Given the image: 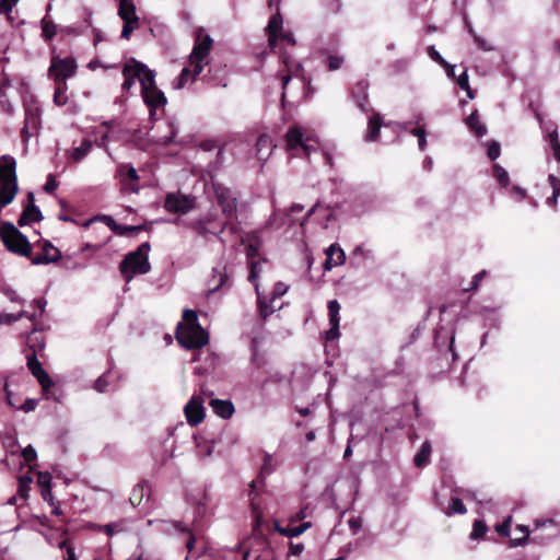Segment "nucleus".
Listing matches in <instances>:
<instances>
[{
	"instance_id": "52",
	"label": "nucleus",
	"mask_w": 560,
	"mask_h": 560,
	"mask_svg": "<svg viewBox=\"0 0 560 560\" xmlns=\"http://www.w3.org/2000/svg\"><path fill=\"white\" fill-rule=\"evenodd\" d=\"M213 443H214L213 441H211V442L205 441L203 443L199 442L197 444L199 456L210 457L213 452Z\"/></svg>"
},
{
	"instance_id": "15",
	"label": "nucleus",
	"mask_w": 560,
	"mask_h": 560,
	"mask_svg": "<svg viewBox=\"0 0 560 560\" xmlns=\"http://www.w3.org/2000/svg\"><path fill=\"white\" fill-rule=\"evenodd\" d=\"M211 282L213 283V287L210 292L232 287L231 271L226 264L223 266H217L212 269Z\"/></svg>"
},
{
	"instance_id": "18",
	"label": "nucleus",
	"mask_w": 560,
	"mask_h": 560,
	"mask_svg": "<svg viewBox=\"0 0 560 560\" xmlns=\"http://www.w3.org/2000/svg\"><path fill=\"white\" fill-rule=\"evenodd\" d=\"M16 162L11 155H3L0 160V182L18 183L16 177Z\"/></svg>"
},
{
	"instance_id": "31",
	"label": "nucleus",
	"mask_w": 560,
	"mask_h": 560,
	"mask_svg": "<svg viewBox=\"0 0 560 560\" xmlns=\"http://www.w3.org/2000/svg\"><path fill=\"white\" fill-rule=\"evenodd\" d=\"M465 121L477 137H483L487 133V127L480 121L478 110H474Z\"/></svg>"
},
{
	"instance_id": "53",
	"label": "nucleus",
	"mask_w": 560,
	"mask_h": 560,
	"mask_svg": "<svg viewBox=\"0 0 560 560\" xmlns=\"http://www.w3.org/2000/svg\"><path fill=\"white\" fill-rule=\"evenodd\" d=\"M139 25V21H127V22H124V26H122V30H121V38L124 39H129L132 32L138 27Z\"/></svg>"
},
{
	"instance_id": "40",
	"label": "nucleus",
	"mask_w": 560,
	"mask_h": 560,
	"mask_svg": "<svg viewBox=\"0 0 560 560\" xmlns=\"http://www.w3.org/2000/svg\"><path fill=\"white\" fill-rule=\"evenodd\" d=\"M255 288H256L257 295H258L259 315L265 320V319H267V317L269 315H271L273 313V307L271 306L272 300L267 301L266 299H262L259 295V293H258V285L257 284H255Z\"/></svg>"
},
{
	"instance_id": "30",
	"label": "nucleus",
	"mask_w": 560,
	"mask_h": 560,
	"mask_svg": "<svg viewBox=\"0 0 560 560\" xmlns=\"http://www.w3.org/2000/svg\"><path fill=\"white\" fill-rule=\"evenodd\" d=\"M256 156L260 161H265L271 153V139L266 135H261L256 142Z\"/></svg>"
},
{
	"instance_id": "47",
	"label": "nucleus",
	"mask_w": 560,
	"mask_h": 560,
	"mask_svg": "<svg viewBox=\"0 0 560 560\" xmlns=\"http://www.w3.org/2000/svg\"><path fill=\"white\" fill-rule=\"evenodd\" d=\"M32 482V478L24 476L19 479V488H18V495L21 499H26L28 497V491L31 489L30 485Z\"/></svg>"
},
{
	"instance_id": "5",
	"label": "nucleus",
	"mask_w": 560,
	"mask_h": 560,
	"mask_svg": "<svg viewBox=\"0 0 560 560\" xmlns=\"http://www.w3.org/2000/svg\"><path fill=\"white\" fill-rule=\"evenodd\" d=\"M213 40L210 35L205 34L202 28H199L196 34L194 48L189 55L190 65L194 67V77L199 75L205 65L208 63L207 58L212 48Z\"/></svg>"
},
{
	"instance_id": "60",
	"label": "nucleus",
	"mask_w": 560,
	"mask_h": 560,
	"mask_svg": "<svg viewBox=\"0 0 560 560\" xmlns=\"http://www.w3.org/2000/svg\"><path fill=\"white\" fill-rule=\"evenodd\" d=\"M487 276V271L486 270H481L479 271L478 273H476L474 277H472V280L470 282V287L468 289H466L467 291H474V290H477L480 282L485 279V277Z\"/></svg>"
},
{
	"instance_id": "34",
	"label": "nucleus",
	"mask_w": 560,
	"mask_h": 560,
	"mask_svg": "<svg viewBox=\"0 0 560 560\" xmlns=\"http://www.w3.org/2000/svg\"><path fill=\"white\" fill-rule=\"evenodd\" d=\"M373 255L370 249L359 245L354 248L350 261L354 266H360L364 260L372 259Z\"/></svg>"
},
{
	"instance_id": "26",
	"label": "nucleus",
	"mask_w": 560,
	"mask_h": 560,
	"mask_svg": "<svg viewBox=\"0 0 560 560\" xmlns=\"http://www.w3.org/2000/svg\"><path fill=\"white\" fill-rule=\"evenodd\" d=\"M210 406H211L213 412L223 419L231 418L235 411L234 405L232 404L231 400H228V399L223 400V399L213 398L210 401Z\"/></svg>"
},
{
	"instance_id": "61",
	"label": "nucleus",
	"mask_w": 560,
	"mask_h": 560,
	"mask_svg": "<svg viewBox=\"0 0 560 560\" xmlns=\"http://www.w3.org/2000/svg\"><path fill=\"white\" fill-rule=\"evenodd\" d=\"M250 272L248 276V280L255 283L259 272H260V262L259 261H249Z\"/></svg>"
},
{
	"instance_id": "41",
	"label": "nucleus",
	"mask_w": 560,
	"mask_h": 560,
	"mask_svg": "<svg viewBox=\"0 0 560 560\" xmlns=\"http://www.w3.org/2000/svg\"><path fill=\"white\" fill-rule=\"evenodd\" d=\"M493 177L499 182L502 187H508L510 184L509 173L500 164L493 165Z\"/></svg>"
},
{
	"instance_id": "4",
	"label": "nucleus",
	"mask_w": 560,
	"mask_h": 560,
	"mask_svg": "<svg viewBox=\"0 0 560 560\" xmlns=\"http://www.w3.org/2000/svg\"><path fill=\"white\" fill-rule=\"evenodd\" d=\"M211 186L214 192L215 201L221 208L224 218L228 221L236 220L238 202L236 191L218 182H212Z\"/></svg>"
},
{
	"instance_id": "55",
	"label": "nucleus",
	"mask_w": 560,
	"mask_h": 560,
	"mask_svg": "<svg viewBox=\"0 0 560 560\" xmlns=\"http://www.w3.org/2000/svg\"><path fill=\"white\" fill-rule=\"evenodd\" d=\"M60 549H66L65 560H77L74 549L68 544L67 539H61L57 542Z\"/></svg>"
},
{
	"instance_id": "44",
	"label": "nucleus",
	"mask_w": 560,
	"mask_h": 560,
	"mask_svg": "<svg viewBox=\"0 0 560 560\" xmlns=\"http://www.w3.org/2000/svg\"><path fill=\"white\" fill-rule=\"evenodd\" d=\"M259 340L258 338L252 339V361L257 368H261L265 364L264 355L258 351Z\"/></svg>"
},
{
	"instance_id": "24",
	"label": "nucleus",
	"mask_w": 560,
	"mask_h": 560,
	"mask_svg": "<svg viewBox=\"0 0 560 560\" xmlns=\"http://www.w3.org/2000/svg\"><path fill=\"white\" fill-rule=\"evenodd\" d=\"M275 468H276V464L273 462L272 456L270 454H265L264 463L260 467L259 475L257 476V478L255 480H253L250 482V493L254 492V490L258 483H264L265 478L267 476H269L270 474H272L275 471Z\"/></svg>"
},
{
	"instance_id": "14",
	"label": "nucleus",
	"mask_w": 560,
	"mask_h": 560,
	"mask_svg": "<svg viewBox=\"0 0 560 560\" xmlns=\"http://www.w3.org/2000/svg\"><path fill=\"white\" fill-rule=\"evenodd\" d=\"M202 402L203 401L200 397L194 396L184 408L187 422L191 427L198 425L205 418V408Z\"/></svg>"
},
{
	"instance_id": "9",
	"label": "nucleus",
	"mask_w": 560,
	"mask_h": 560,
	"mask_svg": "<svg viewBox=\"0 0 560 560\" xmlns=\"http://www.w3.org/2000/svg\"><path fill=\"white\" fill-rule=\"evenodd\" d=\"M163 206L168 212L186 214L195 208L196 198L191 195L170 192L166 195Z\"/></svg>"
},
{
	"instance_id": "23",
	"label": "nucleus",
	"mask_w": 560,
	"mask_h": 560,
	"mask_svg": "<svg viewBox=\"0 0 560 560\" xmlns=\"http://www.w3.org/2000/svg\"><path fill=\"white\" fill-rule=\"evenodd\" d=\"M294 223L295 221L292 219L290 212L279 209L273 211L272 215L266 222V228L280 229L284 225L292 226Z\"/></svg>"
},
{
	"instance_id": "48",
	"label": "nucleus",
	"mask_w": 560,
	"mask_h": 560,
	"mask_svg": "<svg viewBox=\"0 0 560 560\" xmlns=\"http://www.w3.org/2000/svg\"><path fill=\"white\" fill-rule=\"evenodd\" d=\"M118 173L121 177H127L131 180H138L139 176L137 170L130 164H121L118 167Z\"/></svg>"
},
{
	"instance_id": "51",
	"label": "nucleus",
	"mask_w": 560,
	"mask_h": 560,
	"mask_svg": "<svg viewBox=\"0 0 560 560\" xmlns=\"http://www.w3.org/2000/svg\"><path fill=\"white\" fill-rule=\"evenodd\" d=\"M190 74H191V72H190L189 68L185 67L182 70V72L178 75V78L173 83L174 88L177 89V90L183 89L187 84V82H188V80L190 78Z\"/></svg>"
},
{
	"instance_id": "11",
	"label": "nucleus",
	"mask_w": 560,
	"mask_h": 560,
	"mask_svg": "<svg viewBox=\"0 0 560 560\" xmlns=\"http://www.w3.org/2000/svg\"><path fill=\"white\" fill-rule=\"evenodd\" d=\"M77 69L75 60L72 57L58 58L52 57L49 67V74L55 80L66 81L68 78L74 75Z\"/></svg>"
},
{
	"instance_id": "35",
	"label": "nucleus",
	"mask_w": 560,
	"mask_h": 560,
	"mask_svg": "<svg viewBox=\"0 0 560 560\" xmlns=\"http://www.w3.org/2000/svg\"><path fill=\"white\" fill-rule=\"evenodd\" d=\"M187 226L202 237L212 232V228L208 226V221L201 218L189 221Z\"/></svg>"
},
{
	"instance_id": "3",
	"label": "nucleus",
	"mask_w": 560,
	"mask_h": 560,
	"mask_svg": "<svg viewBox=\"0 0 560 560\" xmlns=\"http://www.w3.org/2000/svg\"><path fill=\"white\" fill-rule=\"evenodd\" d=\"M524 535L522 538H515L511 540L512 547L524 545L528 539L533 542L542 544L545 539L555 537L558 533L557 524L553 520H537L535 522L534 536L529 538L528 527L520 525L517 527Z\"/></svg>"
},
{
	"instance_id": "19",
	"label": "nucleus",
	"mask_w": 560,
	"mask_h": 560,
	"mask_svg": "<svg viewBox=\"0 0 560 560\" xmlns=\"http://www.w3.org/2000/svg\"><path fill=\"white\" fill-rule=\"evenodd\" d=\"M454 334L453 331L445 330L444 328L438 329L435 332L434 342L435 346L442 350L445 349L446 352L452 354L453 360L456 359L457 354L454 351Z\"/></svg>"
},
{
	"instance_id": "10",
	"label": "nucleus",
	"mask_w": 560,
	"mask_h": 560,
	"mask_svg": "<svg viewBox=\"0 0 560 560\" xmlns=\"http://www.w3.org/2000/svg\"><path fill=\"white\" fill-rule=\"evenodd\" d=\"M148 70L150 69L144 63L137 61L133 58L130 59L122 69L125 80L121 84V89L126 92L129 91L133 86L136 79H138L142 85V78Z\"/></svg>"
},
{
	"instance_id": "56",
	"label": "nucleus",
	"mask_w": 560,
	"mask_h": 560,
	"mask_svg": "<svg viewBox=\"0 0 560 560\" xmlns=\"http://www.w3.org/2000/svg\"><path fill=\"white\" fill-rule=\"evenodd\" d=\"M92 221L103 222L105 225L109 228L112 232H114L116 226L118 225L114 218L107 214H98Z\"/></svg>"
},
{
	"instance_id": "17",
	"label": "nucleus",
	"mask_w": 560,
	"mask_h": 560,
	"mask_svg": "<svg viewBox=\"0 0 560 560\" xmlns=\"http://www.w3.org/2000/svg\"><path fill=\"white\" fill-rule=\"evenodd\" d=\"M328 315H329V323H330V329L326 331V340H335L339 337V312H340V304L337 300H331L328 302Z\"/></svg>"
},
{
	"instance_id": "42",
	"label": "nucleus",
	"mask_w": 560,
	"mask_h": 560,
	"mask_svg": "<svg viewBox=\"0 0 560 560\" xmlns=\"http://www.w3.org/2000/svg\"><path fill=\"white\" fill-rule=\"evenodd\" d=\"M43 35L47 40H50L57 34V25L47 18L42 19Z\"/></svg>"
},
{
	"instance_id": "21",
	"label": "nucleus",
	"mask_w": 560,
	"mask_h": 560,
	"mask_svg": "<svg viewBox=\"0 0 560 560\" xmlns=\"http://www.w3.org/2000/svg\"><path fill=\"white\" fill-rule=\"evenodd\" d=\"M283 19L279 12L273 14L268 22L266 27L268 32V42L271 49H275L278 42V35L283 32L282 30Z\"/></svg>"
},
{
	"instance_id": "25",
	"label": "nucleus",
	"mask_w": 560,
	"mask_h": 560,
	"mask_svg": "<svg viewBox=\"0 0 560 560\" xmlns=\"http://www.w3.org/2000/svg\"><path fill=\"white\" fill-rule=\"evenodd\" d=\"M42 220L43 214L39 208L35 203H28L18 220V224L20 226H25L32 222H39Z\"/></svg>"
},
{
	"instance_id": "43",
	"label": "nucleus",
	"mask_w": 560,
	"mask_h": 560,
	"mask_svg": "<svg viewBox=\"0 0 560 560\" xmlns=\"http://www.w3.org/2000/svg\"><path fill=\"white\" fill-rule=\"evenodd\" d=\"M143 225H121L118 224L113 233L119 236H130L135 233L142 231Z\"/></svg>"
},
{
	"instance_id": "1",
	"label": "nucleus",
	"mask_w": 560,
	"mask_h": 560,
	"mask_svg": "<svg viewBox=\"0 0 560 560\" xmlns=\"http://www.w3.org/2000/svg\"><path fill=\"white\" fill-rule=\"evenodd\" d=\"M150 243H142L136 250L130 252L121 260L119 270L126 282H130L136 275H145L151 270L149 262Z\"/></svg>"
},
{
	"instance_id": "57",
	"label": "nucleus",
	"mask_w": 560,
	"mask_h": 560,
	"mask_svg": "<svg viewBox=\"0 0 560 560\" xmlns=\"http://www.w3.org/2000/svg\"><path fill=\"white\" fill-rule=\"evenodd\" d=\"M500 144L497 141H492L489 143L487 155L491 161L497 160L500 156Z\"/></svg>"
},
{
	"instance_id": "29",
	"label": "nucleus",
	"mask_w": 560,
	"mask_h": 560,
	"mask_svg": "<svg viewBox=\"0 0 560 560\" xmlns=\"http://www.w3.org/2000/svg\"><path fill=\"white\" fill-rule=\"evenodd\" d=\"M118 15L124 21H139L132 0H119Z\"/></svg>"
},
{
	"instance_id": "59",
	"label": "nucleus",
	"mask_w": 560,
	"mask_h": 560,
	"mask_svg": "<svg viewBox=\"0 0 560 560\" xmlns=\"http://www.w3.org/2000/svg\"><path fill=\"white\" fill-rule=\"evenodd\" d=\"M428 55L432 60L440 63L442 67L447 66V61L441 56V54L435 49L434 46L428 47Z\"/></svg>"
},
{
	"instance_id": "32",
	"label": "nucleus",
	"mask_w": 560,
	"mask_h": 560,
	"mask_svg": "<svg viewBox=\"0 0 560 560\" xmlns=\"http://www.w3.org/2000/svg\"><path fill=\"white\" fill-rule=\"evenodd\" d=\"M432 453V446L430 441H424L419 452L413 457V463L417 467L421 468L428 465L429 458Z\"/></svg>"
},
{
	"instance_id": "49",
	"label": "nucleus",
	"mask_w": 560,
	"mask_h": 560,
	"mask_svg": "<svg viewBox=\"0 0 560 560\" xmlns=\"http://www.w3.org/2000/svg\"><path fill=\"white\" fill-rule=\"evenodd\" d=\"M343 57L339 55H328L326 58V66L329 71H336L343 65Z\"/></svg>"
},
{
	"instance_id": "16",
	"label": "nucleus",
	"mask_w": 560,
	"mask_h": 560,
	"mask_svg": "<svg viewBox=\"0 0 560 560\" xmlns=\"http://www.w3.org/2000/svg\"><path fill=\"white\" fill-rule=\"evenodd\" d=\"M61 259V253L49 241H45L43 244V252L32 257L33 265H47L57 262Z\"/></svg>"
},
{
	"instance_id": "37",
	"label": "nucleus",
	"mask_w": 560,
	"mask_h": 560,
	"mask_svg": "<svg viewBox=\"0 0 560 560\" xmlns=\"http://www.w3.org/2000/svg\"><path fill=\"white\" fill-rule=\"evenodd\" d=\"M248 241L250 243L246 248V255H247L248 259L252 261L258 255L259 247H260V240H259L258 233L257 232L252 233L248 236Z\"/></svg>"
},
{
	"instance_id": "62",
	"label": "nucleus",
	"mask_w": 560,
	"mask_h": 560,
	"mask_svg": "<svg viewBox=\"0 0 560 560\" xmlns=\"http://www.w3.org/2000/svg\"><path fill=\"white\" fill-rule=\"evenodd\" d=\"M22 456L25 462L31 463L37 458V453L32 445H27L25 448H23Z\"/></svg>"
},
{
	"instance_id": "54",
	"label": "nucleus",
	"mask_w": 560,
	"mask_h": 560,
	"mask_svg": "<svg viewBox=\"0 0 560 560\" xmlns=\"http://www.w3.org/2000/svg\"><path fill=\"white\" fill-rule=\"evenodd\" d=\"M168 129H170V135L164 136L160 139V143H162L164 145H168V144L173 143L174 138L176 137V135L178 132V128L175 125V122H173V121L168 122Z\"/></svg>"
},
{
	"instance_id": "6",
	"label": "nucleus",
	"mask_w": 560,
	"mask_h": 560,
	"mask_svg": "<svg viewBox=\"0 0 560 560\" xmlns=\"http://www.w3.org/2000/svg\"><path fill=\"white\" fill-rule=\"evenodd\" d=\"M176 339L180 346L186 349H200L209 341L208 332L199 325L183 326L178 324Z\"/></svg>"
},
{
	"instance_id": "22",
	"label": "nucleus",
	"mask_w": 560,
	"mask_h": 560,
	"mask_svg": "<svg viewBox=\"0 0 560 560\" xmlns=\"http://www.w3.org/2000/svg\"><path fill=\"white\" fill-rule=\"evenodd\" d=\"M326 261H325V268L327 270H330L332 267L340 266L346 260V255L343 249L338 244H331L326 249Z\"/></svg>"
},
{
	"instance_id": "46",
	"label": "nucleus",
	"mask_w": 560,
	"mask_h": 560,
	"mask_svg": "<svg viewBox=\"0 0 560 560\" xmlns=\"http://www.w3.org/2000/svg\"><path fill=\"white\" fill-rule=\"evenodd\" d=\"M488 527L482 520H476L472 524V530L470 533L471 539H478L486 535Z\"/></svg>"
},
{
	"instance_id": "8",
	"label": "nucleus",
	"mask_w": 560,
	"mask_h": 560,
	"mask_svg": "<svg viewBox=\"0 0 560 560\" xmlns=\"http://www.w3.org/2000/svg\"><path fill=\"white\" fill-rule=\"evenodd\" d=\"M308 138L304 136L302 127L299 125L291 126L285 133L287 150L293 154L301 152L308 156L313 150V145L308 144Z\"/></svg>"
},
{
	"instance_id": "38",
	"label": "nucleus",
	"mask_w": 560,
	"mask_h": 560,
	"mask_svg": "<svg viewBox=\"0 0 560 560\" xmlns=\"http://www.w3.org/2000/svg\"><path fill=\"white\" fill-rule=\"evenodd\" d=\"M91 149H92V142L88 139H84L79 147L73 149L71 156L75 162H80L82 159H84L88 155V153L91 151Z\"/></svg>"
},
{
	"instance_id": "39",
	"label": "nucleus",
	"mask_w": 560,
	"mask_h": 560,
	"mask_svg": "<svg viewBox=\"0 0 560 560\" xmlns=\"http://www.w3.org/2000/svg\"><path fill=\"white\" fill-rule=\"evenodd\" d=\"M467 512V509L465 504L463 503L462 499L457 497H453L451 499V503L448 508L444 511V513L448 516L453 514H465Z\"/></svg>"
},
{
	"instance_id": "20",
	"label": "nucleus",
	"mask_w": 560,
	"mask_h": 560,
	"mask_svg": "<svg viewBox=\"0 0 560 560\" xmlns=\"http://www.w3.org/2000/svg\"><path fill=\"white\" fill-rule=\"evenodd\" d=\"M369 84L365 81L358 82L351 92L352 98L362 112H369Z\"/></svg>"
},
{
	"instance_id": "28",
	"label": "nucleus",
	"mask_w": 560,
	"mask_h": 560,
	"mask_svg": "<svg viewBox=\"0 0 560 560\" xmlns=\"http://www.w3.org/2000/svg\"><path fill=\"white\" fill-rule=\"evenodd\" d=\"M310 522H304L298 526H280L278 521H275V530L285 537H298L311 527Z\"/></svg>"
},
{
	"instance_id": "2",
	"label": "nucleus",
	"mask_w": 560,
	"mask_h": 560,
	"mask_svg": "<svg viewBox=\"0 0 560 560\" xmlns=\"http://www.w3.org/2000/svg\"><path fill=\"white\" fill-rule=\"evenodd\" d=\"M0 237L8 250L24 257H31L32 245L28 238L13 223H1Z\"/></svg>"
},
{
	"instance_id": "36",
	"label": "nucleus",
	"mask_w": 560,
	"mask_h": 560,
	"mask_svg": "<svg viewBox=\"0 0 560 560\" xmlns=\"http://www.w3.org/2000/svg\"><path fill=\"white\" fill-rule=\"evenodd\" d=\"M55 82H56V89H55V93H54V103L57 106H62L67 103V96H66L67 83L63 80H55Z\"/></svg>"
},
{
	"instance_id": "64",
	"label": "nucleus",
	"mask_w": 560,
	"mask_h": 560,
	"mask_svg": "<svg viewBox=\"0 0 560 560\" xmlns=\"http://www.w3.org/2000/svg\"><path fill=\"white\" fill-rule=\"evenodd\" d=\"M548 182L552 188V192L556 194V196L560 197V178L556 177L552 174H549Z\"/></svg>"
},
{
	"instance_id": "7",
	"label": "nucleus",
	"mask_w": 560,
	"mask_h": 560,
	"mask_svg": "<svg viewBox=\"0 0 560 560\" xmlns=\"http://www.w3.org/2000/svg\"><path fill=\"white\" fill-rule=\"evenodd\" d=\"M142 97L145 105L152 110L164 106L167 102L164 93L155 84V72L148 70L142 78Z\"/></svg>"
},
{
	"instance_id": "58",
	"label": "nucleus",
	"mask_w": 560,
	"mask_h": 560,
	"mask_svg": "<svg viewBox=\"0 0 560 560\" xmlns=\"http://www.w3.org/2000/svg\"><path fill=\"white\" fill-rule=\"evenodd\" d=\"M183 319L187 323V326H196L198 324V316L194 310H184Z\"/></svg>"
},
{
	"instance_id": "45",
	"label": "nucleus",
	"mask_w": 560,
	"mask_h": 560,
	"mask_svg": "<svg viewBox=\"0 0 560 560\" xmlns=\"http://www.w3.org/2000/svg\"><path fill=\"white\" fill-rule=\"evenodd\" d=\"M226 229H229L232 233H235L237 231V226L232 221H228L225 219V221L222 222L218 231H215L212 228L211 234H213L222 244H224L225 242L221 235Z\"/></svg>"
},
{
	"instance_id": "12",
	"label": "nucleus",
	"mask_w": 560,
	"mask_h": 560,
	"mask_svg": "<svg viewBox=\"0 0 560 560\" xmlns=\"http://www.w3.org/2000/svg\"><path fill=\"white\" fill-rule=\"evenodd\" d=\"M40 127V110L34 103L25 104V119L21 135L24 141L35 135Z\"/></svg>"
},
{
	"instance_id": "13",
	"label": "nucleus",
	"mask_w": 560,
	"mask_h": 560,
	"mask_svg": "<svg viewBox=\"0 0 560 560\" xmlns=\"http://www.w3.org/2000/svg\"><path fill=\"white\" fill-rule=\"evenodd\" d=\"M27 368L32 375L38 381L42 390L46 394L49 388L54 386V382L49 374L43 369L42 363L38 361L35 352L27 355Z\"/></svg>"
},
{
	"instance_id": "50",
	"label": "nucleus",
	"mask_w": 560,
	"mask_h": 560,
	"mask_svg": "<svg viewBox=\"0 0 560 560\" xmlns=\"http://www.w3.org/2000/svg\"><path fill=\"white\" fill-rule=\"evenodd\" d=\"M104 532L107 536H114L115 534L124 532L125 525L124 522L108 523L103 526Z\"/></svg>"
},
{
	"instance_id": "27",
	"label": "nucleus",
	"mask_w": 560,
	"mask_h": 560,
	"mask_svg": "<svg viewBox=\"0 0 560 560\" xmlns=\"http://www.w3.org/2000/svg\"><path fill=\"white\" fill-rule=\"evenodd\" d=\"M18 192V183L4 182L0 185V210L10 205Z\"/></svg>"
},
{
	"instance_id": "33",
	"label": "nucleus",
	"mask_w": 560,
	"mask_h": 560,
	"mask_svg": "<svg viewBox=\"0 0 560 560\" xmlns=\"http://www.w3.org/2000/svg\"><path fill=\"white\" fill-rule=\"evenodd\" d=\"M382 126V118L380 114L374 115L369 119L368 133L365 136L366 141H375L378 138L380 129Z\"/></svg>"
},
{
	"instance_id": "63",
	"label": "nucleus",
	"mask_w": 560,
	"mask_h": 560,
	"mask_svg": "<svg viewBox=\"0 0 560 560\" xmlns=\"http://www.w3.org/2000/svg\"><path fill=\"white\" fill-rule=\"evenodd\" d=\"M510 524H511V517H509L506 521H504L501 524H498L495 526V530L500 536L508 537L510 535Z\"/></svg>"
}]
</instances>
